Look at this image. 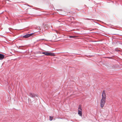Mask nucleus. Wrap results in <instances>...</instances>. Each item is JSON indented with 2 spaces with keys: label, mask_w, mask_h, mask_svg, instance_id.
<instances>
[{
  "label": "nucleus",
  "mask_w": 122,
  "mask_h": 122,
  "mask_svg": "<svg viewBox=\"0 0 122 122\" xmlns=\"http://www.w3.org/2000/svg\"><path fill=\"white\" fill-rule=\"evenodd\" d=\"M115 51H116L119 52L120 51V50H117V49H115Z\"/></svg>",
  "instance_id": "obj_12"
},
{
  "label": "nucleus",
  "mask_w": 122,
  "mask_h": 122,
  "mask_svg": "<svg viewBox=\"0 0 122 122\" xmlns=\"http://www.w3.org/2000/svg\"><path fill=\"white\" fill-rule=\"evenodd\" d=\"M82 110V109H81V105H80L79 106V107L78 108V110Z\"/></svg>",
  "instance_id": "obj_8"
},
{
  "label": "nucleus",
  "mask_w": 122,
  "mask_h": 122,
  "mask_svg": "<svg viewBox=\"0 0 122 122\" xmlns=\"http://www.w3.org/2000/svg\"><path fill=\"white\" fill-rule=\"evenodd\" d=\"M119 44H121V45H122V43H121V42H120H120H119Z\"/></svg>",
  "instance_id": "obj_14"
},
{
  "label": "nucleus",
  "mask_w": 122,
  "mask_h": 122,
  "mask_svg": "<svg viewBox=\"0 0 122 122\" xmlns=\"http://www.w3.org/2000/svg\"><path fill=\"white\" fill-rule=\"evenodd\" d=\"M106 96L104 90H103L102 95V98L100 101V106L102 108L104 105L106 100Z\"/></svg>",
  "instance_id": "obj_1"
},
{
  "label": "nucleus",
  "mask_w": 122,
  "mask_h": 122,
  "mask_svg": "<svg viewBox=\"0 0 122 122\" xmlns=\"http://www.w3.org/2000/svg\"><path fill=\"white\" fill-rule=\"evenodd\" d=\"M30 96L33 98H35L36 97H38V95L34 93H30L29 94Z\"/></svg>",
  "instance_id": "obj_3"
},
{
  "label": "nucleus",
  "mask_w": 122,
  "mask_h": 122,
  "mask_svg": "<svg viewBox=\"0 0 122 122\" xmlns=\"http://www.w3.org/2000/svg\"><path fill=\"white\" fill-rule=\"evenodd\" d=\"M5 57L2 54L0 53V60H2Z\"/></svg>",
  "instance_id": "obj_4"
},
{
  "label": "nucleus",
  "mask_w": 122,
  "mask_h": 122,
  "mask_svg": "<svg viewBox=\"0 0 122 122\" xmlns=\"http://www.w3.org/2000/svg\"><path fill=\"white\" fill-rule=\"evenodd\" d=\"M49 53L47 52H42V54H45L46 56H49Z\"/></svg>",
  "instance_id": "obj_6"
},
{
  "label": "nucleus",
  "mask_w": 122,
  "mask_h": 122,
  "mask_svg": "<svg viewBox=\"0 0 122 122\" xmlns=\"http://www.w3.org/2000/svg\"><path fill=\"white\" fill-rule=\"evenodd\" d=\"M59 40H57V41H59Z\"/></svg>",
  "instance_id": "obj_15"
},
{
  "label": "nucleus",
  "mask_w": 122,
  "mask_h": 122,
  "mask_svg": "<svg viewBox=\"0 0 122 122\" xmlns=\"http://www.w3.org/2000/svg\"><path fill=\"white\" fill-rule=\"evenodd\" d=\"M78 114L81 116H82V110H78Z\"/></svg>",
  "instance_id": "obj_5"
},
{
  "label": "nucleus",
  "mask_w": 122,
  "mask_h": 122,
  "mask_svg": "<svg viewBox=\"0 0 122 122\" xmlns=\"http://www.w3.org/2000/svg\"><path fill=\"white\" fill-rule=\"evenodd\" d=\"M53 117H51V116H50L49 117V120L50 121H51L52 120L53 118Z\"/></svg>",
  "instance_id": "obj_10"
},
{
  "label": "nucleus",
  "mask_w": 122,
  "mask_h": 122,
  "mask_svg": "<svg viewBox=\"0 0 122 122\" xmlns=\"http://www.w3.org/2000/svg\"><path fill=\"white\" fill-rule=\"evenodd\" d=\"M10 39V40H7L10 41L11 42H12L14 40H15L14 39Z\"/></svg>",
  "instance_id": "obj_9"
},
{
  "label": "nucleus",
  "mask_w": 122,
  "mask_h": 122,
  "mask_svg": "<svg viewBox=\"0 0 122 122\" xmlns=\"http://www.w3.org/2000/svg\"><path fill=\"white\" fill-rule=\"evenodd\" d=\"M76 36H70L69 37L70 38H75L76 37Z\"/></svg>",
  "instance_id": "obj_11"
},
{
  "label": "nucleus",
  "mask_w": 122,
  "mask_h": 122,
  "mask_svg": "<svg viewBox=\"0 0 122 122\" xmlns=\"http://www.w3.org/2000/svg\"><path fill=\"white\" fill-rule=\"evenodd\" d=\"M42 40H46V41H49V40H46V39H42ZM49 41H51V40H49Z\"/></svg>",
  "instance_id": "obj_13"
},
{
  "label": "nucleus",
  "mask_w": 122,
  "mask_h": 122,
  "mask_svg": "<svg viewBox=\"0 0 122 122\" xmlns=\"http://www.w3.org/2000/svg\"><path fill=\"white\" fill-rule=\"evenodd\" d=\"M49 56H55V55L54 54V53H49Z\"/></svg>",
  "instance_id": "obj_7"
},
{
  "label": "nucleus",
  "mask_w": 122,
  "mask_h": 122,
  "mask_svg": "<svg viewBox=\"0 0 122 122\" xmlns=\"http://www.w3.org/2000/svg\"><path fill=\"white\" fill-rule=\"evenodd\" d=\"M36 35V34L35 33H34L29 34H27L26 35L23 36V37L25 38H27L31 36H34Z\"/></svg>",
  "instance_id": "obj_2"
}]
</instances>
